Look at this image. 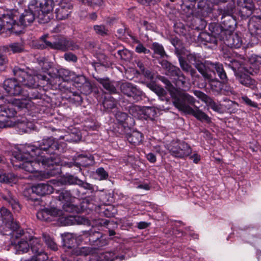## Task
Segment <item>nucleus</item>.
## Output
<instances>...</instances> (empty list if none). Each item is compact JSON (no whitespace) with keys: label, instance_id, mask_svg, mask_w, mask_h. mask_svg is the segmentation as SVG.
<instances>
[{"label":"nucleus","instance_id":"nucleus-1","mask_svg":"<svg viewBox=\"0 0 261 261\" xmlns=\"http://www.w3.org/2000/svg\"><path fill=\"white\" fill-rule=\"evenodd\" d=\"M20 148V146L15 148L13 151V155L14 158L18 161H22V163L19 164H16L14 166L18 167L28 172H34L38 171V167L41 163L42 166L45 167H50L56 164L58 161L56 159L53 160L51 158L49 159L48 158L44 155H37L36 153H33L30 151L29 155L27 154L23 151H20L19 155L22 156V159H19L15 155V152L17 150Z\"/></svg>","mask_w":261,"mask_h":261},{"label":"nucleus","instance_id":"nucleus-2","mask_svg":"<svg viewBox=\"0 0 261 261\" xmlns=\"http://www.w3.org/2000/svg\"><path fill=\"white\" fill-rule=\"evenodd\" d=\"M60 149V145L55 139L52 137L42 139L38 144V146L33 145H20V148L17 150L15 152V155L19 159H22V156L19 155L20 151H23L27 154L29 155L30 151L33 153H36L37 155H44L49 159H53V160H57L59 163V159L54 156H51L52 154L55 153V151Z\"/></svg>","mask_w":261,"mask_h":261},{"label":"nucleus","instance_id":"nucleus-3","mask_svg":"<svg viewBox=\"0 0 261 261\" xmlns=\"http://www.w3.org/2000/svg\"><path fill=\"white\" fill-rule=\"evenodd\" d=\"M30 243L21 239L14 245L16 254H22L27 252L30 248L34 254L31 260L34 261H44L48 258L47 254L44 252L40 241L36 238H30Z\"/></svg>","mask_w":261,"mask_h":261},{"label":"nucleus","instance_id":"nucleus-4","mask_svg":"<svg viewBox=\"0 0 261 261\" xmlns=\"http://www.w3.org/2000/svg\"><path fill=\"white\" fill-rule=\"evenodd\" d=\"M218 11L219 14L222 15V25L219 35L222 36L227 33L233 32L236 26V20L232 17V14L234 12L233 4L229 3L224 8L219 7Z\"/></svg>","mask_w":261,"mask_h":261},{"label":"nucleus","instance_id":"nucleus-5","mask_svg":"<svg viewBox=\"0 0 261 261\" xmlns=\"http://www.w3.org/2000/svg\"><path fill=\"white\" fill-rule=\"evenodd\" d=\"M193 99V101L191 103L189 102L186 99H182L180 101L175 102L176 106H175L179 111H182L186 114L192 115L197 119L200 121H204L205 122H210V117L205 114L203 112L200 110L198 107H194L192 108L191 106H194L196 101V99L191 96Z\"/></svg>","mask_w":261,"mask_h":261},{"label":"nucleus","instance_id":"nucleus-6","mask_svg":"<svg viewBox=\"0 0 261 261\" xmlns=\"http://www.w3.org/2000/svg\"><path fill=\"white\" fill-rule=\"evenodd\" d=\"M13 73L19 82L29 88H34L38 86L36 82V79L43 81H47V79L45 75L39 74L36 77L29 74L28 72L18 67H15L14 68Z\"/></svg>","mask_w":261,"mask_h":261},{"label":"nucleus","instance_id":"nucleus-7","mask_svg":"<svg viewBox=\"0 0 261 261\" xmlns=\"http://www.w3.org/2000/svg\"><path fill=\"white\" fill-rule=\"evenodd\" d=\"M225 64L228 65L234 71V74L240 83L248 86L251 83V79L247 73V67H245L240 61L228 58Z\"/></svg>","mask_w":261,"mask_h":261},{"label":"nucleus","instance_id":"nucleus-8","mask_svg":"<svg viewBox=\"0 0 261 261\" xmlns=\"http://www.w3.org/2000/svg\"><path fill=\"white\" fill-rule=\"evenodd\" d=\"M168 150L173 156L184 159L192 153V148L186 142L179 140H172L168 146Z\"/></svg>","mask_w":261,"mask_h":261},{"label":"nucleus","instance_id":"nucleus-9","mask_svg":"<svg viewBox=\"0 0 261 261\" xmlns=\"http://www.w3.org/2000/svg\"><path fill=\"white\" fill-rule=\"evenodd\" d=\"M36 2L35 1H30L27 9H25L23 13L21 14L19 17V29L21 30L23 27L27 26L32 23L36 18L40 19V16L37 11V6H36Z\"/></svg>","mask_w":261,"mask_h":261},{"label":"nucleus","instance_id":"nucleus-10","mask_svg":"<svg viewBox=\"0 0 261 261\" xmlns=\"http://www.w3.org/2000/svg\"><path fill=\"white\" fill-rule=\"evenodd\" d=\"M6 101H8V104L0 105V117L6 118L0 120V127H7L11 126L12 122L10 119L16 114L13 104L7 99H6Z\"/></svg>","mask_w":261,"mask_h":261},{"label":"nucleus","instance_id":"nucleus-11","mask_svg":"<svg viewBox=\"0 0 261 261\" xmlns=\"http://www.w3.org/2000/svg\"><path fill=\"white\" fill-rule=\"evenodd\" d=\"M163 82L166 84V88L169 91L173 99V103L174 106H176L175 102L177 101L179 102L184 99L187 100L190 103L193 101V99L191 97V95L183 90L175 88L168 80L164 78Z\"/></svg>","mask_w":261,"mask_h":261},{"label":"nucleus","instance_id":"nucleus-12","mask_svg":"<svg viewBox=\"0 0 261 261\" xmlns=\"http://www.w3.org/2000/svg\"><path fill=\"white\" fill-rule=\"evenodd\" d=\"M54 188L48 184L40 183L32 186L30 188L26 189L23 194L25 196L30 199H33L30 194L31 193H35L36 195L43 196L46 194L52 193Z\"/></svg>","mask_w":261,"mask_h":261},{"label":"nucleus","instance_id":"nucleus-13","mask_svg":"<svg viewBox=\"0 0 261 261\" xmlns=\"http://www.w3.org/2000/svg\"><path fill=\"white\" fill-rule=\"evenodd\" d=\"M129 113L134 117L145 119L153 116L155 114L152 108L141 107L137 105L130 106L129 109Z\"/></svg>","mask_w":261,"mask_h":261},{"label":"nucleus","instance_id":"nucleus-14","mask_svg":"<svg viewBox=\"0 0 261 261\" xmlns=\"http://www.w3.org/2000/svg\"><path fill=\"white\" fill-rule=\"evenodd\" d=\"M63 215L62 210L55 207L44 208L37 212V217L42 221H50L57 220V218Z\"/></svg>","mask_w":261,"mask_h":261},{"label":"nucleus","instance_id":"nucleus-15","mask_svg":"<svg viewBox=\"0 0 261 261\" xmlns=\"http://www.w3.org/2000/svg\"><path fill=\"white\" fill-rule=\"evenodd\" d=\"M20 82L15 76L14 79H9L4 82V89L9 95H19L22 92V88L20 85Z\"/></svg>","mask_w":261,"mask_h":261},{"label":"nucleus","instance_id":"nucleus-16","mask_svg":"<svg viewBox=\"0 0 261 261\" xmlns=\"http://www.w3.org/2000/svg\"><path fill=\"white\" fill-rule=\"evenodd\" d=\"M57 193L58 195L56 197L60 201L63 203V208L65 211L70 213L75 210V207L72 204L71 194L69 191L62 190L58 191Z\"/></svg>","mask_w":261,"mask_h":261},{"label":"nucleus","instance_id":"nucleus-17","mask_svg":"<svg viewBox=\"0 0 261 261\" xmlns=\"http://www.w3.org/2000/svg\"><path fill=\"white\" fill-rule=\"evenodd\" d=\"M219 38L224 41L227 46L231 48H240L242 44V37L237 33H227L222 36H219Z\"/></svg>","mask_w":261,"mask_h":261},{"label":"nucleus","instance_id":"nucleus-18","mask_svg":"<svg viewBox=\"0 0 261 261\" xmlns=\"http://www.w3.org/2000/svg\"><path fill=\"white\" fill-rule=\"evenodd\" d=\"M121 92L128 97H133L135 100H139L142 95V91L137 87L129 83L120 84Z\"/></svg>","mask_w":261,"mask_h":261},{"label":"nucleus","instance_id":"nucleus-19","mask_svg":"<svg viewBox=\"0 0 261 261\" xmlns=\"http://www.w3.org/2000/svg\"><path fill=\"white\" fill-rule=\"evenodd\" d=\"M0 214V225H5L13 230H15L18 227V224L14 221L12 214L7 208H1Z\"/></svg>","mask_w":261,"mask_h":261},{"label":"nucleus","instance_id":"nucleus-20","mask_svg":"<svg viewBox=\"0 0 261 261\" xmlns=\"http://www.w3.org/2000/svg\"><path fill=\"white\" fill-rule=\"evenodd\" d=\"M1 21L2 26L3 25L6 29L10 30L15 34L21 32V30L19 29V24L18 23H16L13 15H4Z\"/></svg>","mask_w":261,"mask_h":261},{"label":"nucleus","instance_id":"nucleus-21","mask_svg":"<svg viewBox=\"0 0 261 261\" xmlns=\"http://www.w3.org/2000/svg\"><path fill=\"white\" fill-rule=\"evenodd\" d=\"M72 6L70 3L64 0L60 2L59 8L56 9V17L58 19L62 20L68 18L70 14Z\"/></svg>","mask_w":261,"mask_h":261},{"label":"nucleus","instance_id":"nucleus-22","mask_svg":"<svg viewBox=\"0 0 261 261\" xmlns=\"http://www.w3.org/2000/svg\"><path fill=\"white\" fill-rule=\"evenodd\" d=\"M47 37V35H45L40 37V40L45 44L46 47L62 51L67 50L66 43L67 40L65 38L61 37L58 40L51 43L46 40Z\"/></svg>","mask_w":261,"mask_h":261},{"label":"nucleus","instance_id":"nucleus-23","mask_svg":"<svg viewBox=\"0 0 261 261\" xmlns=\"http://www.w3.org/2000/svg\"><path fill=\"white\" fill-rule=\"evenodd\" d=\"M31 1L36 2L37 10L39 12L41 19L43 18L44 14L50 13L53 10L54 4L53 0H43L41 2L37 0H31Z\"/></svg>","mask_w":261,"mask_h":261},{"label":"nucleus","instance_id":"nucleus-24","mask_svg":"<svg viewBox=\"0 0 261 261\" xmlns=\"http://www.w3.org/2000/svg\"><path fill=\"white\" fill-rule=\"evenodd\" d=\"M195 66L198 71L202 75L205 80L212 79V74L210 73L212 63L210 61H205L202 63L200 61L195 62Z\"/></svg>","mask_w":261,"mask_h":261},{"label":"nucleus","instance_id":"nucleus-25","mask_svg":"<svg viewBox=\"0 0 261 261\" xmlns=\"http://www.w3.org/2000/svg\"><path fill=\"white\" fill-rule=\"evenodd\" d=\"M249 63L252 66L250 69L247 68V73L253 75L258 72L259 66L261 65V56L255 54H251L248 57Z\"/></svg>","mask_w":261,"mask_h":261},{"label":"nucleus","instance_id":"nucleus-26","mask_svg":"<svg viewBox=\"0 0 261 261\" xmlns=\"http://www.w3.org/2000/svg\"><path fill=\"white\" fill-rule=\"evenodd\" d=\"M83 218L79 216L72 215L66 216L63 213L61 216L57 218V221L61 222L63 225H71L76 224L82 223Z\"/></svg>","mask_w":261,"mask_h":261},{"label":"nucleus","instance_id":"nucleus-27","mask_svg":"<svg viewBox=\"0 0 261 261\" xmlns=\"http://www.w3.org/2000/svg\"><path fill=\"white\" fill-rule=\"evenodd\" d=\"M96 80L110 94L116 93L117 92L116 87L120 85L119 82L111 81L108 78H97Z\"/></svg>","mask_w":261,"mask_h":261},{"label":"nucleus","instance_id":"nucleus-28","mask_svg":"<svg viewBox=\"0 0 261 261\" xmlns=\"http://www.w3.org/2000/svg\"><path fill=\"white\" fill-rule=\"evenodd\" d=\"M61 72L65 75L72 77V79L77 87H81L82 85H84L87 81L86 78L83 75H77L74 72H71L68 70H61Z\"/></svg>","mask_w":261,"mask_h":261},{"label":"nucleus","instance_id":"nucleus-29","mask_svg":"<svg viewBox=\"0 0 261 261\" xmlns=\"http://www.w3.org/2000/svg\"><path fill=\"white\" fill-rule=\"evenodd\" d=\"M1 196L3 199L11 205L12 208L16 211H19L20 210L19 203L14 199L9 191L6 190L4 193H1Z\"/></svg>","mask_w":261,"mask_h":261},{"label":"nucleus","instance_id":"nucleus-30","mask_svg":"<svg viewBox=\"0 0 261 261\" xmlns=\"http://www.w3.org/2000/svg\"><path fill=\"white\" fill-rule=\"evenodd\" d=\"M118 258L122 260L123 259L124 257L123 256H119L114 252H106L99 255L97 261H114Z\"/></svg>","mask_w":261,"mask_h":261},{"label":"nucleus","instance_id":"nucleus-31","mask_svg":"<svg viewBox=\"0 0 261 261\" xmlns=\"http://www.w3.org/2000/svg\"><path fill=\"white\" fill-rule=\"evenodd\" d=\"M17 181V176L12 173L2 174L0 172V182L6 184H14Z\"/></svg>","mask_w":261,"mask_h":261},{"label":"nucleus","instance_id":"nucleus-32","mask_svg":"<svg viewBox=\"0 0 261 261\" xmlns=\"http://www.w3.org/2000/svg\"><path fill=\"white\" fill-rule=\"evenodd\" d=\"M127 140L135 145L139 144L142 140V134L138 131H134L128 136Z\"/></svg>","mask_w":261,"mask_h":261},{"label":"nucleus","instance_id":"nucleus-33","mask_svg":"<svg viewBox=\"0 0 261 261\" xmlns=\"http://www.w3.org/2000/svg\"><path fill=\"white\" fill-rule=\"evenodd\" d=\"M211 68H214L219 77L222 80L225 81L227 80V75L223 68V65L220 63H212Z\"/></svg>","mask_w":261,"mask_h":261},{"label":"nucleus","instance_id":"nucleus-34","mask_svg":"<svg viewBox=\"0 0 261 261\" xmlns=\"http://www.w3.org/2000/svg\"><path fill=\"white\" fill-rule=\"evenodd\" d=\"M205 103L208 107L215 112L221 113H223L224 110L221 104L215 102L210 97Z\"/></svg>","mask_w":261,"mask_h":261},{"label":"nucleus","instance_id":"nucleus-35","mask_svg":"<svg viewBox=\"0 0 261 261\" xmlns=\"http://www.w3.org/2000/svg\"><path fill=\"white\" fill-rule=\"evenodd\" d=\"M43 238L46 245L48 248L54 251L58 250V246L57 244L55 242L53 239L50 237V236L44 233L43 234Z\"/></svg>","mask_w":261,"mask_h":261},{"label":"nucleus","instance_id":"nucleus-36","mask_svg":"<svg viewBox=\"0 0 261 261\" xmlns=\"http://www.w3.org/2000/svg\"><path fill=\"white\" fill-rule=\"evenodd\" d=\"M116 100L111 96L105 97L103 102V107L107 109H112L116 106Z\"/></svg>","mask_w":261,"mask_h":261},{"label":"nucleus","instance_id":"nucleus-37","mask_svg":"<svg viewBox=\"0 0 261 261\" xmlns=\"http://www.w3.org/2000/svg\"><path fill=\"white\" fill-rule=\"evenodd\" d=\"M93 29L96 34L98 35L104 36L109 34V30L104 25H95Z\"/></svg>","mask_w":261,"mask_h":261},{"label":"nucleus","instance_id":"nucleus-38","mask_svg":"<svg viewBox=\"0 0 261 261\" xmlns=\"http://www.w3.org/2000/svg\"><path fill=\"white\" fill-rule=\"evenodd\" d=\"M209 81L211 88L213 91L220 92L222 88V85L220 82L217 79H214L212 76V79L207 80Z\"/></svg>","mask_w":261,"mask_h":261},{"label":"nucleus","instance_id":"nucleus-39","mask_svg":"<svg viewBox=\"0 0 261 261\" xmlns=\"http://www.w3.org/2000/svg\"><path fill=\"white\" fill-rule=\"evenodd\" d=\"M79 160H81L80 164L82 166H88L92 165L94 164L93 157L90 156V157L85 156H79Z\"/></svg>","mask_w":261,"mask_h":261},{"label":"nucleus","instance_id":"nucleus-40","mask_svg":"<svg viewBox=\"0 0 261 261\" xmlns=\"http://www.w3.org/2000/svg\"><path fill=\"white\" fill-rule=\"evenodd\" d=\"M197 7L201 9L203 16H206L211 11V9L207 8V1L206 0H200L198 3Z\"/></svg>","mask_w":261,"mask_h":261},{"label":"nucleus","instance_id":"nucleus-41","mask_svg":"<svg viewBox=\"0 0 261 261\" xmlns=\"http://www.w3.org/2000/svg\"><path fill=\"white\" fill-rule=\"evenodd\" d=\"M243 7L247 9H254V5L252 0H239L237 3V8Z\"/></svg>","mask_w":261,"mask_h":261},{"label":"nucleus","instance_id":"nucleus-42","mask_svg":"<svg viewBox=\"0 0 261 261\" xmlns=\"http://www.w3.org/2000/svg\"><path fill=\"white\" fill-rule=\"evenodd\" d=\"M152 48L154 53L159 55L161 57H164L166 56L163 46L158 43H153Z\"/></svg>","mask_w":261,"mask_h":261},{"label":"nucleus","instance_id":"nucleus-43","mask_svg":"<svg viewBox=\"0 0 261 261\" xmlns=\"http://www.w3.org/2000/svg\"><path fill=\"white\" fill-rule=\"evenodd\" d=\"M239 14L243 19H246L249 17L252 13L254 9H247L242 8H237Z\"/></svg>","mask_w":261,"mask_h":261},{"label":"nucleus","instance_id":"nucleus-44","mask_svg":"<svg viewBox=\"0 0 261 261\" xmlns=\"http://www.w3.org/2000/svg\"><path fill=\"white\" fill-rule=\"evenodd\" d=\"M119 58L124 60H129L131 57V54L129 51L126 49L119 50L117 51Z\"/></svg>","mask_w":261,"mask_h":261},{"label":"nucleus","instance_id":"nucleus-45","mask_svg":"<svg viewBox=\"0 0 261 261\" xmlns=\"http://www.w3.org/2000/svg\"><path fill=\"white\" fill-rule=\"evenodd\" d=\"M168 74L172 76H175L176 78L179 75H180V73L182 72L180 69L174 65H172L171 67L169 69H168V71H167Z\"/></svg>","mask_w":261,"mask_h":261},{"label":"nucleus","instance_id":"nucleus-46","mask_svg":"<svg viewBox=\"0 0 261 261\" xmlns=\"http://www.w3.org/2000/svg\"><path fill=\"white\" fill-rule=\"evenodd\" d=\"M9 47L13 53H20L23 50V45L19 43H12Z\"/></svg>","mask_w":261,"mask_h":261},{"label":"nucleus","instance_id":"nucleus-47","mask_svg":"<svg viewBox=\"0 0 261 261\" xmlns=\"http://www.w3.org/2000/svg\"><path fill=\"white\" fill-rule=\"evenodd\" d=\"M135 51L139 54H148L150 53L149 49L146 48L142 43L139 42L135 48Z\"/></svg>","mask_w":261,"mask_h":261},{"label":"nucleus","instance_id":"nucleus-48","mask_svg":"<svg viewBox=\"0 0 261 261\" xmlns=\"http://www.w3.org/2000/svg\"><path fill=\"white\" fill-rule=\"evenodd\" d=\"M92 250L91 248L87 247H83L79 248L76 250L77 255L86 256L92 252Z\"/></svg>","mask_w":261,"mask_h":261},{"label":"nucleus","instance_id":"nucleus-49","mask_svg":"<svg viewBox=\"0 0 261 261\" xmlns=\"http://www.w3.org/2000/svg\"><path fill=\"white\" fill-rule=\"evenodd\" d=\"M178 60L180 66L182 70L187 72H189L191 66L181 57H179Z\"/></svg>","mask_w":261,"mask_h":261},{"label":"nucleus","instance_id":"nucleus-50","mask_svg":"<svg viewBox=\"0 0 261 261\" xmlns=\"http://www.w3.org/2000/svg\"><path fill=\"white\" fill-rule=\"evenodd\" d=\"M96 174L98 176L100 180L106 179L108 177V173L101 167L96 169Z\"/></svg>","mask_w":261,"mask_h":261},{"label":"nucleus","instance_id":"nucleus-51","mask_svg":"<svg viewBox=\"0 0 261 261\" xmlns=\"http://www.w3.org/2000/svg\"><path fill=\"white\" fill-rule=\"evenodd\" d=\"M19 127L20 128H22L23 132L24 133H27L29 130H31L33 128V124L31 122H22L19 124Z\"/></svg>","mask_w":261,"mask_h":261},{"label":"nucleus","instance_id":"nucleus-52","mask_svg":"<svg viewBox=\"0 0 261 261\" xmlns=\"http://www.w3.org/2000/svg\"><path fill=\"white\" fill-rule=\"evenodd\" d=\"M241 100H242V102H244L246 105L249 106L250 107H252L253 108H256L257 107V105L256 103H255L254 101H252L250 99H249L246 96H242L241 98Z\"/></svg>","mask_w":261,"mask_h":261},{"label":"nucleus","instance_id":"nucleus-53","mask_svg":"<svg viewBox=\"0 0 261 261\" xmlns=\"http://www.w3.org/2000/svg\"><path fill=\"white\" fill-rule=\"evenodd\" d=\"M82 3L90 6H100L102 0H82Z\"/></svg>","mask_w":261,"mask_h":261},{"label":"nucleus","instance_id":"nucleus-54","mask_svg":"<svg viewBox=\"0 0 261 261\" xmlns=\"http://www.w3.org/2000/svg\"><path fill=\"white\" fill-rule=\"evenodd\" d=\"M194 93L196 96H197V97H198L201 100L205 102H206L210 98V97L207 96L204 93L199 90L194 91Z\"/></svg>","mask_w":261,"mask_h":261},{"label":"nucleus","instance_id":"nucleus-55","mask_svg":"<svg viewBox=\"0 0 261 261\" xmlns=\"http://www.w3.org/2000/svg\"><path fill=\"white\" fill-rule=\"evenodd\" d=\"M64 59L68 62H76L77 60V57L71 53H67L64 54Z\"/></svg>","mask_w":261,"mask_h":261},{"label":"nucleus","instance_id":"nucleus-56","mask_svg":"<svg viewBox=\"0 0 261 261\" xmlns=\"http://www.w3.org/2000/svg\"><path fill=\"white\" fill-rule=\"evenodd\" d=\"M127 118V115L125 113L118 112L116 114V119L120 123L123 122Z\"/></svg>","mask_w":261,"mask_h":261},{"label":"nucleus","instance_id":"nucleus-57","mask_svg":"<svg viewBox=\"0 0 261 261\" xmlns=\"http://www.w3.org/2000/svg\"><path fill=\"white\" fill-rule=\"evenodd\" d=\"M83 91L85 94H89L92 92V86L91 84L88 81L84 84Z\"/></svg>","mask_w":261,"mask_h":261},{"label":"nucleus","instance_id":"nucleus-58","mask_svg":"<svg viewBox=\"0 0 261 261\" xmlns=\"http://www.w3.org/2000/svg\"><path fill=\"white\" fill-rule=\"evenodd\" d=\"M7 63L8 60L7 58L3 55H0V70H5Z\"/></svg>","mask_w":261,"mask_h":261},{"label":"nucleus","instance_id":"nucleus-59","mask_svg":"<svg viewBox=\"0 0 261 261\" xmlns=\"http://www.w3.org/2000/svg\"><path fill=\"white\" fill-rule=\"evenodd\" d=\"M67 50H74L79 48V46L76 45L73 41L67 40L66 43Z\"/></svg>","mask_w":261,"mask_h":261},{"label":"nucleus","instance_id":"nucleus-60","mask_svg":"<svg viewBox=\"0 0 261 261\" xmlns=\"http://www.w3.org/2000/svg\"><path fill=\"white\" fill-rule=\"evenodd\" d=\"M175 79H177V83L178 85L184 86L186 84V77L182 72L180 73V75L175 78Z\"/></svg>","mask_w":261,"mask_h":261},{"label":"nucleus","instance_id":"nucleus-61","mask_svg":"<svg viewBox=\"0 0 261 261\" xmlns=\"http://www.w3.org/2000/svg\"><path fill=\"white\" fill-rule=\"evenodd\" d=\"M80 180V179L73 176L71 175L67 177V181L69 184H76L79 185L78 181Z\"/></svg>","mask_w":261,"mask_h":261},{"label":"nucleus","instance_id":"nucleus-62","mask_svg":"<svg viewBox=\"0 0 261 261\" xmlns=\"http://www.w3.org/2000/svg\"><path fill=\"white\" fill-rule=\"evenodd\" d=\"M39 64L40 66L42 67V69L44 70H48L49 68L51 67L50 63L45 60H44L43 61L41 60L39 62Z\"/></svg>","mask_w":261,"mask_h":261},{"label":"nucleus","instance_id":"nucleus-63","mask_svg":"<svg viewBox=\"0 0 261 261\" xmlns=\"http://www.w3.org/2000/svg\"><path fill=\"white\" fill-rule=\"evenodd\" d=\"M79 182V186H81L82 187H83L85 189L88 190H92V186L87 182H85L83 181L82 180L78 181Z\"/></svg>","mask_w":261,"mask_h":261},{"label":"nucleus","instance_id":"nucleus-64","mask_svg":"<svg viewBox=\"0 0 261 261\" xmlns=\"http://www.w3.org/2000/svg\"><path fill=\"white\" fill-rule=\"evenodd\" d=\"M154 90L155 93L159 95H164L166 93L165 90L159 86H155L154 87Z\"/></svg>","mask_w":261,"mask_h":261}]
</instances>
